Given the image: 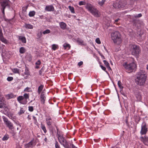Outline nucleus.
<instances>
[{
  "mask_svg": "<svg viewBox=\"0 0 148 148\" xmlns=\"http://www.w3.org/2000/svg\"><path fill=\"white\" fill-rule=\"evenodd\" d=\"M146 76L141 71L138 73L136 78L135 79L136 84L140 86H143L145 83L146 79Z\"/></svg>",
  "mask_w": 148,
  "mask_h": 148,
  "instance_id": "1",
  "label": "nucleus"
},
{
  "mask_svg": "<svg viewBox=\"0 0 148 148\" xmlns=\"http://www.w3.org/2000/svg\"><path fill=\"white\" fill-rule=\"evenodd\" d=\"M129 47L132 55L137 58H138L141 51L139 47L135 45H130Z\"/></svg>",
  "mask_w": 148,
  "mask_h": 148,
  "instance_id": "2",
  "label": "nucleus"
},
{
  "mask_svg": "<svg viewBox=\"0 0 148 148\" xmlns=\"http://www.w3.org/2000/svg\"><path fill=\"white\" fill-rule=\"evenodd\" d=\"M123 66L129 73L135 71L137 68L136 65L134 62L130 63H125L123 64Z\"/></svg>",
  "mask_w": 148,
  "mask_h": 148,
  "instance_id": "3",
  "label": "nucleus"
},
{
  "mask_svg": "<svg viewBox=\"0 0 148 148\" xmlns=\"http://www.w3.org/2000/svg\"><path fill=\"white\" fill-rule=\"evenodd\" d=\"M120 36V34L118 31L113 32L111 34L112 39L115 43L119 44L121 42V39Z\"/></svg>",
  "mask_w": 148,
  "mask_h": 148,
  "instance_id": "4",
  "label": "nucleus"
},
{
  "mask_svg": "<svg viewBox=\"0 0 148 148\" xmlns=\"http://www.w3.org/2000/svg\"><path fill=\"white\" fill-rule=\"evenodd\" d=\"M58 139L60 143L65 148H71L68 143L64 137L59 135Z\"/></svg>",
  "mask_w": 148,
  "mask_h": 148,
  "instance_id": "5",
  "label": "nucleus"
},
{
  "mask_svg": "<svg viewBox=\"0 0 148 148\" xmlns=\"http://www.w3.org/2000/svg\"><path fill=\"white\" fill-rule=\"evenodd\" d=\"M87 8L94 16L96 17H99L100 16V14L98 10L96 9L92 6H88Z\"/></svg>",
  "mask_w": 148,
  "mask_h": 148,
  "instance_id": "6",
  "label": "nucleus"
},
{
  "mask_svg": "<svg viewBox=\"0 0 148 148\" xmlns=\"http://www.w3.org/2000/svg\"><path fill=\"white\" fill-rule=\"evenodd\" d=\"M126 4L125 1H120L118 2L114 3L113 6L116 8H124Z\"/></svg>",
  "mask_w": 148,
  "mask_h": 148,
  "instance_id": "7",
  "label": "nucleus"
},
{
  "mask_svg": "<svg viewBox=\"0 0 148 148\" xmlns=\"http://www.w3.org/2000/svg\"><path fill=\"white\" fill-rule=\"evenodd\" d=\"M135 96L137 101H140L142 99V95L140 92L138 90L134 91Z\"/></svg>",
  "mask_w": 148,
  "mask_h": 148,
  "instance_id": "8",
  "label": "nucleus"
},
{
  "mask_svg": "<svg viewBox=\"0 0 148 148\" xmlns=\"http://www.w3.org/2000/svg\"><path fill=\"white\" fill-rule=\"evenodd\" d=\"M147 131V129L146 127V124L145 123H143L141 126V129L140 133L141 135L145 134Z\"/></svg>",
  "mask_w": 148,
  "mask_h": 148,
  "instance_id": "9",
  "label": "nucleus"
},
{
  "mask_svg": "<svg viewBox=\"0 0 148 148\" xmlns=\"http://www.w3.org/2000/svg\"><path fill=\"white\" fill-rule=\"evenodd\" d=\"M36 144V143L34 140H32L30 142L26 144L25 145V148L29 147H32L35 146Z\"/></svg>",
  "mask_w": 148,
  "mask_h": 148,
  "instance_id": "10",
  "label": "nucleus"
},
{
  "mask_svg": "<svg viewBox=\"0 0 148 148\" xmlns=\"http://www.w3.org/2000/svg\"><path fill=\"white\" fill-rule=\"evenodd\" d=\"M9 0H4L3 1L1 2V6L3 8H5L7 6H9Z\"/></svg>",
  "mask_w": 148,
  "mask_h": 148,
  "instance_id": "11",
  "label": "nucleus"
},
{
  "mask_svg": "<svg viewBox=\"0 0 148 148\" xmlns=\"http://www.w3.org/2000/svg\"><path fill=\"white\" fill-rule=\"evenodd\" d=\"M141 140L146 145L148 146V138L145 136L144 137L141 136L140 137Z\"/></svg>",
  "mask_w": 148,
  "mask_h": 148,
  "instance_id": "12",
  "label": "nucleus"
},
{
  "mask_svg": "<svg viewBox=\"0 0 148 148\" xmlns=\"http://www.w3.org/2000/svg\"><path fill=\"white\" fill-rule=\"evenodd\" d=\"M45 10L47 11H53L54 8L52 5H47L46 6Z\"/></svg>",
  "mask_w": 148,
  "mask_h": 148,
  "instance_id": "13",
  "label": "nucleus"
},
{
  "mask_svg": "<svg viewBox=\"0 0 148 148\" xmlns=\"http://www.w3.org/2000/svg\"><path fill=\"white\" fill-rule=\"evenodd\" d=\"M45 99L46 97L45 95L44 94V93L43 92H42L41 93L40 95V99L42 103L43 104L45 103Z\"/></svg>",
  "mask_w": 148,
  "mask_h": 148,
  "instance_id": "14",
  "label": "nucleus"
},
{
  "mask_svg": "<svg viewBox=\"0 0 148 148\" xmlns=\"http://www.w3.org/2000/svg\"><path fill=\"white\" fill-rule=\"evenodd\" d=\"M5 124L10 129L12 130L13 129V125L10 121H8Z\"/></svg>",
  "mask_w": 148,
  "mask_h": 148,
  "instance_id": "15",
  "label": "nucleus"
},
{
  "mask_svg": "<svg viewBox=\"0 0 148 148\" xmlns=\"http://www.w3.org/2000/svg\"><path fill=\"white\" fill-rule=\"evenodd\" d=\"M59 25L60 27L62 29L64 30L66 29V25L63 22H60L59 23Z\"/></svg>",
  "mask_w": 148,
  "mask_h": 148,
  "instance_id": "16",
  "label": "nucleus"
},
{
  "mask_svg": "<svg viewBox=\"0 0 148 148\" xmlns=\"http://www.w3.org/2000/svg\"><path fill=\"white\" fill-rule=\"evenodd\" d=\"M47 124V125H50L52 124V119L50 117H47L46 119Z\"/></svg>",
  "mask_w": 148,
  "mask_h": 148,
  "instance_id": "17",
  "label": "nucleus"
},
{
  "mask_svg": "<svg viewBox=\"0 0 148 148\" xmlns=\"http://www.w3.org/2000/svg\"><path fill=\"white\" fill-rule=\"evenodd\" d=\"M27 8V7L26 8L23 7L22 8V13L23 16L25 17H26L27 15V12L26 11Z\"/></svg>",
  "mask_w": 148,
  "mask_h": 148,
  "instance_id": "18",
  "label": "nucleus"
},
{
  "mask_svg": "<svg viewBox=\"0 0 148 148\" xmlns=\"http://www.w3.org/2000/svg\"><path fill=\"white\" fill-rule=\"evenodd\" d=\"M24 26L26 28L28 29H32L33 27V26L32 25L29 24H25Z\"/></svg>",
  "mask_w": 148,
  "mask_h": 148,
  "instance_id": "19",
  "label": "nucleus"
},
{
  "mask_svg": "<svg viewBox=\"0 0 148 148\" xmlns=\"http://www.w3.org/2000/svg\"><path fill=\"white\" fill-rule=\"evenodd\" d=\"M118 85L120 88V91L121 92L122 91L123 87L122 86V83L120 81H119L118 82Z\"/></svg>",
  "mask_w": 148,
  "mask_h": 148,
  "instance_id": "20",
  "label": "nucleus"
},
{
  "mask_svg": "<svg viewBox=\"0 0 148 148\" xmlns=\"http://www.w3.org/2000/svg\"><path fill=\"white\" fill-rule=\"evenodd\" d=\"M25 110L23 108H21L20 111L18 112V114L19 116L23 114L25 112Z\"/></svg>",
  "mask_w": 148,
  "mask_h": 148,
  "instance_id": "21",
  "label": "nucleus"
},
{
  "mask_svg": "<svg viewBox=\"0 0 148 148\" xmlns=\"http://www.w3.org/2000/svg\"><path fill=\"white\" fill-rule=\"evenodd\" d=\"M43 87L44 86L42 85H41L38 87V94H40L42 90Z\"/></svg>",
  "mask_w": 148,
  "mask_h": 148,
  "instance_id": "22",
  "label": "nucleus"
},
{
  "mask_svg": "<svg viewBox=\"0 0 148 148\" xmlns=\"http://www.w3.org/2000/svg\"><path fill=\"white\" fill-rule=\"evenodd\" d=\"M26 51L25 49L23 47H21L19 49V52L21 53H24Z\"/></svg>",
  "mask_w": 148,
  "mask_h": 148,
  "instance_id": "23",
  "label": "nucleus"
},
{
  "mask_svg": "<svg viewBox=\"0 0 148 148\" xmlns=\"http://www.w3.org/2000/svg\"><path fill=\"white\" fill-rule=\"evenodd\" d=\"M40 127L44 131V132L46 133L47 132V131L45 125L41 123L40 125Z\"/></svg>",
  "mask_w": 148,
  "mask_h": 148,
  "instance_id": "24",
  "label": "nucleus"
},
{
  "mask_svg": "<svg viewBox=\"0 0 148 148\" xmlns=\"http://www.w3.org/2000/svg\"><path fill=\"white\" fill-rule=\"evenodd\" d=\"M36 12L34 11H31L29 12V15L30 17L34 16Z\"/></svg>",
  "mask_w": 148,
  "mask_h": 148,
  "instance_id": "25",
  "label": "nucleus"
},
{
  "mask_svg": "<svg viewBox=\"0 0 148 148\" xmlns=\"http://www.w3.org/2000/svg\"><path fill=\"white\" fill-rule=\"evenodd\" d=\"M0 39L2 42L5 43H7V40L4 38L3 36H0Z\"/></svg>",
  "mask_w": 148,
  "mask_h": 148,
  "instance_id": "26",
  "label": "nucleus"
},
{
  "mask_svg": "<svg viewBox=\"0 0 148 148\" xmlns=\"http://www.w3.org/2000/svg\"><path fill=\"white\" fill-rule=\"evenodd\" d=\"M22 42L23 43H25L26 42V39L25 37L20 36L19 38Z\"/></svg>",
  "mask_w": 148,
  "mask_h": 148,
  "instance_id": "27",
  "label": "nucleus"
},
{
  "mask_svg": "<svg viewBox=\"0 0 148 148\" xmlns=\"http://www.w3.org/2000/svg\"><path fill=\"white\" fill-rule=\"evenodd\" d=\"M63 46L64 48L65 49H66L67 47H68L69 49L71 47L70 45L66 43L64 44L63 45Z\"/></svg>",
  "mask_w": 148,
  "mask_h": 148,
  "instance_id": "28",
  "label": "nucleus"
},
{
  "mask_svg": "<svg viewBox=\"0 0 148 148\" xmlns=\"http://www.w3.org/2000/svg\"><path fill=\"white\" fill-rule=\"evenodd\" d=\"M68 8L69 9V10L71 11L72 13H75V12L74 10V9L73 7L71 6L70 5L69 6Z\"/></svg>",
  "mask_w": 148,
  "mask_h": 148,
  "instance_id": "29",
  "label": "nucleus"
},
{
  "mask_svg": "<svg viewBox=\"0 0 148 148\" xmlns=\"http://www.w3.org/2000/svg\"><path fill=\"white\" fill-rule=\"evenodd\" d=\"M58 48V46L57 45L53 44L52 45V49L53 50H55Z\"/></svg>",
  "mask_w": 148,
  "mask_h": 148,
  "instance_id": "30",
  "label": "nucleus"
},
{
  "mask_svg": "<svg viewBox=\"0 0 148 148\" xmlns=\"http://www.w3.org/2000/svg\"><path fill=\"white\" fill-rule=\"evenodd\" d=\"M24 99V97L22 96H19L17 98V100L20 103L21 101Z\"/></svg>",
  "mask_w": 148,
  "mask_h": 148,
  "instance_id": "31",
  "label": "nucleus"
},
{
  "mask_svg": "<svg viewBox=\"0 0 148 148\" xmlns=\"http://www.w3.org/2000/svg\"><path fill=\"white\" fill-rule=\"evenodd\" d=\"M50 32L51 31H50V30L48 29H47L45 30V31H44L42 33L43 34L45 35L46 34L50 33Z\"/></svg>",
  "mask_w": 148,
  "mask_h": 148,
  "instance_id": "32",
  "label": "nucleus"
},
{
  "mask_svg": "<svg viewBox=\"0 0 148 148\" xmlns=\"http://www.w3.org/2000/svg\"><path fill=\"white\" fill-rule=\"evenodd\" d=\"M4 98H3V97H2L0 95V103H2L3 105V106L5 103L4 102Z\"/></svg>",
  "mask_w": 148,
  "mask_h": 148,
  "instance_id": "33",
  "label": "nucleus"
},
{
  "mask_svg": "<svg viewBox=\"0 0 148 148\" xmlns=\"http://www.w3.org/2000/svg\"><path fill=\"white\" fill-rule=\"evenodd\" d=\"M106 1V0H102L101 1H99L98 3L99 5L101 6L104 4L105 2Z\"/></svg>",
  "mask_w": 148,
  "mask_h": 148,
  "instance_id": "34",
  "label": "nucleus"
},
{
  "mask_svg": "<svg viewBox=\"0 0 148 148\" xmlns=\"http://www.w3.org/2000/svg\"><path fill=\"white\" fill-rule=\"evenodd\" d=\"M77 42L80 45H82L83 44V41L79 39H78L77 40Z\"/></svg>",
  "mask_w": 148,
  "mask_h": 148,
  "instance_id": "35",
  "label": "nucleus"
},
{
  "mask_svg": "<svg viewBox=\"0 0 148 148\" xmlns=\"http://www.w3.org/2000/svg\"><path fill=\"white\" fill-rule=\"evenodd\" d=\"M27 102V99H25L24 98V99L22 101H21L20 103L22 104H26Z\"/></svg>",
  "mask_w": 148,
  "mask_h": 148,
  "instance_id": "36",
  "label": "nucleus"
},
{
  "mask_svg": "<svg viewBox=\"0 0 148 148\" xmlns=\"http://www.w3.org/2000/svg\"><path fill=\"white\" fill-rule=\"evenodd\" d=\"M12 71L14 73H18L19 72V70L17 68H14Z\"/></svg>",
  "mask_w": 148,
  "mask_h": 148,
  "instance_id": "37",
  "label": "nucleus"
},
{
  "mask_svg": "<svg viewBox=\"0 0 148 148\" xmlns=\"http://www.w3.org/2000/svg\"><path fill=\"white\" fill-rule=\"evenodd\" d=\"M3 121L5 123V124L6 123L9 121L8 119L6 117L4 116H3Z\"/></svg>",
  "mask_w": 148,
  "mask_h": 148,
  "instance_id": "38",
  "label": "nucleus"
},
{
  "mask_svg": "<svg viewBox=\"0 0 148 148\" xmlns=\"http://www.w3.org/2000/svg\"><path fill=\"white\" fill-rule=\"evenodd\" d=\"M24 98L25 99H27L29 98V95L27 94H25L24 95Z\"/></svg>",
  "mask_w": 148,
  "mask_h": 148,
  "instance_id": "39",
  "label": "nucleus"
},
{
  "mask_svg": "<svg viewBox=\"0 0 148 148\" xmlns=\"http://www.w3.org/2000/svg\"><path fill=\"white\" fill-rule=\"evenodd\" d=\"M42 32H40L38 33L37 34V37L38 38H40L42 36Z\"/></svg>",
  "mask_w": 148,
  "mask_h": 148,
  "instance_id": "40",
  "label": "nucleus"
},
{
  "mask_svg": "<svg viewBox=\"0 0 148 148\" xmlns=\"http://www.w3.org/2000/svg\"><path fill=\"white\" fill-rule=\"evenodd\" d=\"M103 62L106 67L110 65L109 64L107 61L104 60H103Z\"/></svg>",
  "mask_w": 148,
  "mask_h": 148,
  "instance_id": "41",
  "label": "nucleus"
},
{
  "mask_svg": "<svg viewBox=\"0 0 148 148\" xmlns=\"http://www.w3.org/2000/svg\"><path fill=\"white\" fill-rule=\"evenodd\" d=\"M24 73L25 75H29V71L28 70V69H25Z\"/></svg>",
  "mask_w": 148,
  "mask_h": 148,
  "instance_id": "42",
  "label": "nucleus"
},
{
  "mask_svg": "<svg viewBox=\"0 0 148 148\" xmlns=\"http://www.w3.org/2000/svg\"><path fill=\"white\" fill-rule=\"evenodd\" d=\"M55 147L56 148H60V145L58 144V142L56 141L55 143Z\"/></svg>",
  "mask_w": 148,
  "mask_h": 148,
  "instance_id": "43",
  "label": "nucleus"
},
{
  "mask_svg": "<svg viewBox=\"0 0 148 148\" xmlns=\"http://www.w3.org/2000/svg\"><path fill=\"white\" fill-rule=\"evenodd\" d=\"M13 79V78L12 77H8L7 78V80L8 81H11Z\"/></svg>",
  "mask_w": 148,
  "mask_h": 148,
  "instance_id": "44",
  "label": "nucleus"
},
{
  "mask_svg": "<svg viewBox=\"0 0 148 148\" xmlns=\"http://www.w3.org/2000/svg\"><path fill=\"white\" fill-rule=\"evenodd\" d=\"M96 42V43H98V44H100L101 43L100 40L99 38H97L95 40Z\"/></svg>",
  "mask_w": 148,
  "mask_h": 148,
  "instance_id": "45",
  "label": "nucleus"
},
{
  "mask_svg": "<svg viewBox=\"0 0 148 148\" xmlns=\"http://www.w3.org/2000/svg\"><path fill=\"white\" fill-rule=\"evenodd\" d=\"M29 110L30 112H32L34 110V108L33 106H29L28 107Z\"/></svg>",
  "mask_w": 148,
  "mask_h": 148,
  "instance_id": "46",
  "label": "nucleus"
},
{
  "mask_svg": "<svg viewBox=\"0 0 148 148\" xmlns=\"http://www.w3.org/2000/svg\"><path fill=\"white\" fill-rule=\"evenodd\" d=\"M41 64V62L39 60H38L35 63L36 64V65H40Z\"/></svg>",
  "mask_w": 148,
  "mask_h": 148,
  "instance_id": "47",
  "label": "nucleus"
},
{
  "mask_svg": "<svg viewBox=\"0 0 148 148\" xmlns=\"http://www.w3.org/2000/svg\"><path fill=\"white\" fill-rule=\"evenodd\" d=\"M142 16V15L140 13L138 14L135 16H134L135 18H138L141 17Z\"/></svg>",
  "mask_w": 148,
  "mask_h": 148,
  "instance_id": "48",
  "label": "nucleus"
},
{
  "mask_svg": "<svg viewBox=\"0 0 148 148\" xmlns=\"http://www.w3.org/2000/svg\"><path fill=\"white\" fill-rule=\"evenodd\" d=\"M33 119L34 120V123L35 124H36L37 123V120L35 116H33Z\"/></svg>",
  "mask_w": 148,
  "mask_h": 148,
  "instance_id": "49",
  "label": "nucleus"
},
{
  "mask_svg": "<svg viewBox=\"0 0 148 148\" xmlns=\"http://www.w3.org/2000/svg\"><path fill=\"white\" fill-rule=\"evenodd\" d=\"M8 138L9 137L8 136H5L2 138V140H7Z\"/></svg>",
  "mask_w": 148,
  "mask_h": 148,
  "instance_id": "50",
  "label": "nucleus"
},
{
  "mask_svg": "<svg viewBox=\"0 0 148 148\" xmlns=\"http://www.w3.org/2000/svg\"><path fill=\"white\" fill-rule=\"evenodd\" d=\"M85 3V2L84 1H80L79 3V4L80 5H84Z\"/></svg>",
  "mask_w": 148,
  "mask_h": 148,
  "instance_id": "51",
  "label": "nucleus"
},
{
  "mask_svg": "<svg viewBox=\"0 0 148 148\" xmlns=\"http://www.w3.org/2000/svg\"><path fill=\"white\" fill-rule=\"evenodd\" d=\"M43 71H44V70L43 69V68H41V69L39 71V74L40 75H41L42 73L43 72Z\"/></svg>",
  "mask_w": 148,
  "mask_h": 148,
  "instance_id": "52",
  "label": "nucleus"
},
{
  "mask_svg": "<svg viewBox=\"0 0 148 148\" xmlns=\"http://www.w3.org/2000/svg\"><path fill=\"white\" fill-rule=\"evenodd\" d=\"M100 66L101 67V69L103 70V71H105L106 72H107V71H106V68L105 67L101 65H100Z\"/></svg>",
  "mask_w": 148,
  "mask_h": 148,
  "instance_id": "53",
  "label": "nucleus"
},
{
  "mask_svg": "<svg viewBox=\"0 0 148 148\" xmlns=\"http://www.w3.org/2000/svg\"><path fill=\"white\" fill-rule=\"evenodd\" d=\"M3 36V35L2 32V28L0 26V36Z\"/></svg>",
  "mask_w": 148,
  "mask_h": 148,
  "instance_id": "54",
  "label": "nucleus"
},
{
  "mask_svg": "<svg viewBox=\"0 0 148 148\" xmlns=\"http://www.w3.org/2000/svg\"><path fill=\"white\" fill-rule=\"evenodd\" d=\"M83 64V62L82 61H80V62H78V65L79 66H81Z\"/></svg>",
  "mask_w": 148,
  "mask_h": 148,
  "instance_id": "55",
  "label": "nucleus"
},
{
  "mask_svg": "<svg viewBox=\"0 0 148 148\" xmlns=\"http://www.w3.org/2000/svg\"><path fill=\"white\" fill-rule=\"evenodd\" d=\"M48 127L49 129L50 130H52L53 129V126L51 125H48Z\"/></svg>",
  "mask_w": 148,
  "mask_h": 148,
  "instance_id": "56",
  "label": "nucleus"
},
{
  "mask_svg": "<svg viewBox=\"0 0 148 148\" xmlns=\"http://www.w3.org/2000/svg\"><path fill=\"white\" fill-rule=\"evenodd\" d=\"M5 8H2V12L3 14V16H5L4 10H5Z\"/></svg>",
  "mask_w": 148,
  "mask_h": 148,
  "instance_id": "57",
  "label": "nucleus"
},
{
  "mask_svg": "<svg viewBox=\"0 0 148 148\" xmlns=\"http://www.w3.org/2000/svg\"><path fill=\"white\" fill-rule=\"evenodd\" d=\"M120 20L119 18H117V19L115 20L114 23H116V24L119 21V20Z\"/></svg>",
  "mask_w": 148,
  "mask_h": 148,
  "instance_id": "58",
  "label": "nucleus"
},
{
  "mask_svg": "<svg viewBox=\"0 0 148 148\" xmlns=\"http://www.w3.org/2000/svg\"><path fill=\"white\" fill-rule=\"evenodd\" d=\"M3 108V105L2 103H0V108Z\"/></svg>",
  "mask_w": 148,
  "mask_h": 148,
  "instance_id": "59",
  "label": "nucleus"
},
{
  "mask_svg": "<svg viewBox=\"0 0 148 148\" xmlns=\"http://www.w3.org/2000/svg\"><path fill=\"white\" fill-rule=\"evenodd\" d=\"M8 95L10 98H12V94H9Z\"/></svg>",
  "mask_w": 148,
  "mask_h": 148,
  "instance_id": "60",
  "label": "nucleus"
},
{
  "mask_svg": "<svg viewBox=\"0 0 148 148\" xmlns=\"http://www.w3.org/2000/svg\"><path fill=\"white\" fill-rule=\"evenodd\" d=\"M107 67V68L108 69V70L109 71L110 70H111V69L110 66V65H109Z\"/></svg>",
  "mask_w": 148,
  "mask_h": 148,
  "instance_id": "61",
  "label": "nucleus"
},
{
  "mask_svg": "<svg viewBox=\"0 0 148 148\" xmlns=\"http://www.w3.org/2000/svg\"><path fill=\"white\" fill-rule=\"evenodd\" d=\"M29 89V88L28 87H27L24 90V91H27Z\"/></svg>",
  "mask_w": 148,
  "mask_h": 148,
  "instance_id": "62",
  "label": "nucleus"
},
{
  "mask_svg": "<svg viewBox=\"0 0 148 148\" xmlns=\"http://www.w3.org/2000/svg\"><path fill=\"white\" fill-rule=\"evenodd\" d=\"M35 68L36 69H38L39 68V66H38V65H36V66L35 67Z\"/></svg>",
  "mask_w": 148,
  "mask_h": 148,
  "instance_id": "63",
  "label": "nucleus"
},
{
  "mask_svg": "<svg viewBox=\"0 0 148 148\" xmlns=\"http://www.w3.org/2000/svg\"><path fill=\"white\" fill-rule=\"evenodd\" d=\"M44 140L45 142H47V138H45L44 139Z\"/></svg>",
  "mask_w": 148,
  "mask_h": 148,
  "instance_id": "64",
  "label": "nucleus"
}]
</instances>
